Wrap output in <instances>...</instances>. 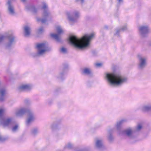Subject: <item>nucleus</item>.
Instances as JSON below:
<instances>
[{
    "label": "nucleus",
    "mask_w": 151,
    "mask_h": 151,
    "mask_svg": "<svg viewBox=\"0 0 151 151\" xmlns=\"http://www.w3.org/2000/svg\"><path fill=\"white\" fill-rule=\"evenodd\" d=\"M50 35L51 37L55 39L56 40H59L60 36L59 35L56 34H51Z\"/></svg>",
    "instance_id": "nucleus-8"
},
{
    "label": "nucleus",
    "mask_w": 151,
    "mask_h": 151,
    "mask_svg": "<svg viewBox=\"0 0 151 151\" xmlns=\"http://www.w3.org/2000/svg\"><path fill=\"white\" fill-rule=\"evenodd\" d=\"M108 82L111 84L119 85L126 80V78L115 74H107L106 76Z\"/></svg>",
    "instance_id": "nucleus-2"
},
{
    "label": "nucleus",
    "mask_w": 151,
    "mask_h": 151,
    "mask_svg": "<svg viewBox=\"0 0 151 151\" xmlns=\"http://www.w3.org/2000/svg\"><path fill=\"white\" fill-rule=\"evenodd\" d=\"M139 30L142 34L144 35V34L148 32V29L147 27L142 26L140 28Z\"/></svg>",
    "instance_id": "nucleus-4"
},
{
    "label": "nucleus",
    "mask_w": 151,
    "mask_h": 151,
    "mask_svg": "<svg viewBox=\"0 0 151 151\" xmlns=\"http://www.w3.org/2000/svg\"><path fill=\"white\" fill-rule=\"evenodd\" d=\"M33 119V118L32 116H30L27 121V122L28 123H29L30 122L32 121Z\"/></svg>",
    "instance_id": "nucleus-16"
},
{
    "label": "nucleus",
    "mask_w": 151,
    "mask_h": 151,
    "mask_svg": "<svg viewBox=\"0 0 151 151\" xmlns=\"http://www.w3.org/2000/svg\"><path fill=\"white\" fill-rule=\"evenodd\" d=\"M142 127L141 125H139L137 128V130H139L142 128Z\"/></svg>",
    "instance_id": "nucleus-22"
},
{
    "label": "nucleus",
    "mask_w": 151,
    "mask_h": 151,
    "mask_svg": "<svg viewBox=\"0 0 151 151\" xmlns=\"http://www.w3.org/2000/svg\"><path fill=\"white\" fill-rule=\"evenodd\" d=\"M124 132L129 136H130L132 133V131L130 129L127 130L125 131Z\"/></svg>",
    "instance_id": "nucleus-12"
},
{
    "label": "nucleus",
    "mask_w": 151,
    "mask_h": 151,
    "mask_svg": "<svg viewBox=\"0 0 151 151\" xmlns=\"http://www.w3.org/2000/svg\"><path fill=\"white\" fill-rule=\"evenodd\" d=\"M61 50V51L63 52H65L66 51V49L64 47H62Z\"/></svg>",
    "instance_id": "nucleus-21"
},
{
    "label": "nucleus",
    "mask_w": 151,
    "mask_h": 151,
    "mask_svg": "<svg viewBox=\"0 0 151 151\" xmlns=\"http://www.w3.org/2000/svg\"><path fill=\"white\" fill-rule=\"evenodd\" d=\"M5 90L4 89H1L0 90V98L3 97V96L5 95Z\"/></svg>",
    "instance_id": "nucleus-13"
},
{
    "label": "nucleus",
    "mask_w": 151,
    "mask_h": 151,
    "mask_svg": "<svg viewBox=\"0 0 151 151\" xmlns=\"http://www.w3.org/2000/svg\"><path fill=\"white\" fill-rule=\"evenodd\" d=\"M45 20H41V21L43 23H45Z\"/></svg>",
    "instance_id": "nucleus-31"
},
{
    "label": "nucleus",
    "mask_w": 151,
    "mask_h": 151,
    "mask_svg": "<svg viewBox=\"0 0 151 151\" xmlns=\"http://www.w3.org/2000/svg\"><path fill=\"white\" fill-rule=\"evenodd\" d=\"M5 139L3 138L0 136V141H2Z\"/></svg>",
    "instance_id": "nucleus-27"
},
{
    "label": "nucleus",
    "mask_w": 151,
    "mask_h": 151,
    "mask_svg": "<svg viewBox=\"0 0 151 151\" xmlns=\"http://www.w3.org/2000/svg\"><path fill=\"white\" fill-rule=\"evenodd\" d=\"M13 40H14L13 39H10V43H12V42L13 41Z\"/></svg>",
    "instance_id": "nucleus-29"
},
{
    "label": "nucleus",
    "mask_w": 151,
    "mask_h": 151,
    "mask_svg": "<svg viewBox=\"0 0 151 151\" xmlns=\"http://www.w3.org/2000/svg\"><path fill=\"white\" fill-rule=\"evenodd\" d=\"M18 128V126H15L13 128V131L16 130Z\"/></svg>",
    "instance_id": "nucleus-23"
},
{
    "label": "nucleus",
    "mask_w": 151,
    "mask_h": 151,
    "mask_svg": "<svg viewBox=\"0 0 151 151\" xmlns=\"http://www.w3.org/2000/svg\"><path fill=\"white\" fill-rule=\"evenodd\" d=\"M150 109V108L148 106H145L144 108V110L145 111H148Z\"/></svg>",
    "instance_id": "nucleus-20"
},
{
    "label": "nucleus",
    "mask_w": 151,
    "mask_h": 151,
    "mask_svg": "<svg viewBox=\"0 0 151 151\" xmlns=\"http://www.w3.org/2000/svg\"><path fill=\"white\" fill-rule=\"evenodd\" d=\"M24 112V110L23 109H21L17 112L16 115L17 116H20L23 114Z\"/></svg>",
    "instance_id": "nucleus-11"
},
{
    "label": "nucleus",
    "mask_w": 151,
    "mask_h": 151,
    "mask_svg": "<svg viewBox=\"0 0 151 151\" xmlns=\"http://www.w3.org/2000/svg\"><path fill=\"white\" fill-rule=\"evenodd\" d=\"M93 36V34H91L89 36L85 35L81 40H79L76 36H71L69 39L70 43L80 49H83L89 46L90 41Z\"/></svg>",
    "instance_id": "nucleus-1"
},
{
    "label": "nucleus",
    "mask_w": 151,
    "mask_h": 151,
    "mask_svg": "<svg viewBox=\"0 0 151 151\" xmlns=\"http://www.w3.org/2000/svg\"><path fill=\"white\" fill-rule=\"evenodd\" d=\"M96 145L98 147H100L102 146L101 142L100 140H97L96 142Z\"/></svg>",
    "instance_id": "nucleus-14"
},
{
    "label": "nucleus",
    "mask_w": 151,
    "mask_h": 151,
    "mask_svg": "<svg viewBox=\"0 0 151 151\" xmlns=\"http://www.w3.org/2000/svg\"><path fill=\"white\" fill-rule=\"evenodd\" d=\"M96 65L97 67H99L101 66V64L100 63H96Z\"/></svg>",
    "instance_id": "nucleus-25"
},
{
    "label": "nucleus",
    "mask_w": 151,
    "mask_h": 151,
    "mask_svg": "<svg viewBox=\"0 0 151 151\" xmlns=\"http://www.w3.org/2000/svg\"><path fill=\"white\" fill-rule=\"evenodd\" d=\"M37 48L38 49V55H42L47 50L45 48V45L43 43L38 44L37 45Z\"/></svg>",
    "instance_id": "nucleus-3"
},
{
    "label": "nucleus",
    "mask_w": 151,
    "mask_h": 151,
    "mask_svg": "<svg viewBox=\"0 0 151 151\" xmlns=\"http://www.w3.org/2000/svg\"><path fill=\"white\" fill-rule=\"evenodd\" d=\"M140 67L141 68H143L145 64V59L140 58Z\"/></svg>",
    "instance_id": "nucleus-6"
},
{
    "label": "nucleus",
    "mask_w": 151,
    "mask_h": 151,
    "mask_svg": "<svg viewBox=\"0 0 151 151\" xmlns=\"http://www.w3.org/2000/svg\"><path fill=\"white\" fill-rule=\"evenodd\" d=\"M84 72L86 74H89L90 73L89 69L88 68H86L84 70Z\"/></svg>",
    "instance_id": "nucleus-17"
},
{
    "label": "nucleus",
    "mask_w": 151,
    "mask_h": 151,
    "mask_svg": "<svg viewBox=\"0 0 151 151\" xmlns=\"http://www.w3.org/2000/svg\"><path fill=\"white\" fill-rule=\"evenodd\" d=\"M48 15V14L47 13L46 11H45L44 12V15L45 17V16Z\"/></svg>",
    "instance_id": "nucleus-24"
},
{
    "label": "nucleus",
    "mask_w": 151,
    "mask_h": 151,
    "mask_svg": "<svg viewBox=\"0 0 151 151\" xmlns=\"http://www.w3.org/2000/svg\"><path fill=\"white\" fill-rule=\"evenodd\" d=\"M30 88V86L27 85H23L19 87V89L22 90L29 89Z\"/></svg>",
    "instance_id": "nucleus-9"
},
{
    "label": "nucleus",
    "mask_w": 151,
    "mask_h": 151,
    "mask_svg": "<svg viewBox=\"0 0 151 151\" xmlns=\"http://www.w3.org/2000/svg\"><path fill=\"white\" fill-rule=\"evenodd\" d=\"M10 121L11 120L9 119H7L4 123V125L5 126L8 125L10 122Z\"/></svg>",
    "instance_id": "nucleus-18"
},
{
    "label": "nucleus",
    "mask_w": 151,
    "mask_h": 151,
    "mask_svg": "<svg viewBox=\"0 0 151 151\" xmlns=\"http://www.w3.org/2000/svg\"><path fill=\"white\" fill-rule=\"evenodd\" d=\"M43 8L44 9H45V8H46V5L45 4L43 6Z\"/></svg>",
    "instance_id": "nucleus-30"
},
{
    "label": "nucleus",
    "mask_w": 151,
    "mask_h": 151,
    "mask_svg": "<svg viewBox=\"0 0 151 151\" xmlns=\"http://www.w3.org/2000/svg\"><path fill=\"white\" fill-rule=\"evenodd\" d=\"M4 39V37L3 36H1L0 37V42H1Z\"/></svg>",
    "instance_id": "nucleus-26"
},
{
    "label": "nucleus",
    "mask_w": 151,
    "mask_h": 151,
    "mask_svg": "<svg viewBox=\"0 0 151 151\" xmlns=\"http://www.w3.org/2000/svg\"><path fill=\"white\" fill-rule=\"evenodd\" d=\"M42 30V28H40L39 29V31L40 32Z\"/></svg>",
    "instance_id": "nucleus-32"
},
{
    "label": "nucleus",
    "mask_w": 151,
    "mask_h": 151,
    "mask_svg": "<svg viewBox=\"0 0 151 151\" xmlns=\"http://www.w3.org/2000/svg\"><path fill=\"white\" fill-rule=\"evenodd\" d=\"M8 3L9 5V10L10 12L12 13L13 14L14 13V10L12 6H11L10 4V2L9 1L8 2Z\"/></svg>",
    "instance_id": "nucleus-10"
},
{
    "label": "nucleus",
    "mask_w": 151,
    "mask_h": 151,
    "mask_svg": "<svg viewBox=\"0 0 151 151\" xmlns=\"http://www.w3.org/2000/svg\"><path fill=\"white\" fill-rule=\"evenodd\" d=\"M4 100V98L3 97L0 98V101H2Z\"/></svg>",
    "instance_id": "nucleus-28"
},
{
    "label": "nucleus",
    "mask_w": 151,
    "mask_h": 151,
    "mask_svg": "<svg viewBox=\"0 0 151 151\" xmlns=\"http://www.w3.org/2000/svg\"><path fill=\"white\" fill-rule=\"evenodd\" d=\"M57 30L59 34H60L63 32V31L62 29L59 27H57Z\"/></svg>",
    "instance_id": "nucleus-15"
},
{
    "label": "nucleus",
    "mask_w": 151,
    "mask_h": 151,
    "mask_svg": "<svg viewBox=\"0 0 151 151\" xmlns=\"http://www.w3.org/2000/svg\"><path fill=\"white\" fill-rule=\"evenodd\" d=\"M30 29L27 26L24 27L25 35L26 36H28L30 34Z\"/></svg>",
    "instance_id": "nucleus-7"
},
{
    "label": "nucleus",
    "mask_w": 151,
    "mask_h": 151,
    "mask_svg": "<svg viewBox=\"0 0 151 151\" xmlns=\"http://www.w3.org/2000/svg\"><path fill=\"white\" fill-rule=\"evenodd\" d=\"M126 29V27H124V28H122V29L123 30L125 29Z\"/></svg>",
    "instance_id": "nucleus-33"
},
{
    "label": "nucleus",
    "mask_w": 151,
    "mask_h": 151,
    "mask_svg": "<svg viewBox=\"0 0 151 151\" xmlns=\"http://www.w3.org/2000/svg\"><path fill=\"white\" fill-rule=\"evenodd\" d=\"M8 46H9V45H8Z\"/></svg>",
    "instance_id": "nucleus-34"
},
{
    "label": "nucleus",
    "mask_w": 151,
    "mask_h": 151,
    "mask_svg": "<svg viewBox=\"0 0 151 151\" xmlns=\"http://www.w3.org/2000/svg\"><path fill=\"white\" fill-rule=\"evenodd\" d=\"M4 112V109H0V117L1 116Z\"/></svg>",
    "instance_id": "nucleus-19"
},
{
    "label": "nucleus",
    "mask_w": 151,
    "mask_h": 151,
    "mask_svg": "<svg viewBox=\"0 0 151 151\" xmlns=\"http://www.w3.org/2000/svg\"><path fill=\"white\" fill-rule=\"evenodd\" d=\"M67 14L68 16V17L69 20L72 21H74L75 19L78 18L79 17V13L78 12H76L75 13V19L71 18L70 16V14L69 13H67Z\"/></svg>",
    "instance_id": "nucleus-5"
}]
</instances>
